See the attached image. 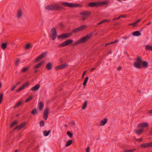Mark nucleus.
<instances>
[{
    "label": "nucleus",
    "instance_id": "obj_14",
    "mask_svg": "<svg viewBox=\"0 0 152 152\" xmlns=\"http://www.w3.org/2000/svg\"><path fill=\"white\" fill-rule=\"evenodd\" d=\"M91 14V12L88 11H84L80 13V15L84 16H89Z\"/></svg>",
    "mask_w": 152,
    "mask_h": 152
},
{
    "label": "nucleus",
    "instance_id": "obj_28",
    "mask_svg": "<svg viewBox=\"0 0 152 152\" xmlns=\"http://www.w3.org/2000/svg\"><path fill=\"white\" fill-rule=\"evenodd\" d=\"M73 142L72 140H69L68 141L66 144L65 146L68 147L71 145Z\"/></svg>",
    "mask_w": 152,
    "mask_h": 152
},
{
    "label": "nucleus",
    "instance_id": "obj_38",
    "mask_svg": "<svg viewBox=\"0 0 152 152\" xmlns=\"http://www.w3.org/2000/svg\"><path fill=\"white\" fill-rule=\"evenodd\" d=\"M83 29H74L72 31V32L73 33H77L79 31H81Z\"/></svg>",
    "mask_w": 152,
    "mask_h": 152
},
{
    "label": "nucleus",
    "instance_id": "obj_34",
    "mask_svg": "<svg viewBox=\"0 0 152 152\" xmlns=\"http://www.w3.org/2000/svg\"><path fill=\"white\" fill-rule=\"evenodd\" d=\"M17 123V121H14L12 123L10 124V128H12L13 126H14Z\"/></svg>",
    "mask_w": 152,
    "mask_h": 152
},
{
    "label": "nucleus",
    "instance_id": "obj_23",
    "mask_svg": "<svg viewBox=\"0 0 152 152\" xmlns=\"http://www.w3.org/2000/svg\"><path fill=\"white\" fill-rule=\"evenodd\" d=\"M22 15V10H19L17 12V17L18 18H21Z\"/></svg>",
    "mask_w": 152,
    "mask_h": 152
},
{
    "label": "nucleus",
    "instance_id": "obj_5",
    "mask_svg": "<svg viewBox=\"0 0 152 152\" xmlns=\"http://www.w3.org/2000/svg\"><path fill=\"white\" fill-rule=\"evenodd\" d=\"M62 5L67 7L73 8L77 7H82V5L80 4H73L68 2H64L62 3Z\"/></svg>",
    "mask_w": 152,
    "mask_h": 152
},
{
    "label": "nucleus",
    "instance_id": "obj_3",
    "mask_svg": "<svg viewBox=\"0 0 152 152\" xmlns=\"http://www.w3.org/2000/svg\"><path fill=\"white\" fill-rule=\"evenodd\" d=\"M46 9L50 10H62L63 7L58 4H53L47 5L45 7Z\"/></svg>",
    "mask_w": 152,
    "mask_h": 152
},
{
    "label": "nucleus",
    "instance_id": "obj_43",
    "mask_svg": "<svg viewBox=\"0 0 152 152\" xmlns=\"http://www.w3.org/2000/svg\"><path fill=\"white\" fill-rule=\"evenodd\" d=\"M67 134L70 137H72L73 136L72 134L69 131H67Z\"/></svg>",
    "mask_w": 152,
    "mask_h": 152
},
{
    "label": "nucleus",
    "instance_id": "obj_60",
    "mask_svg": "<svg viewBox=\"0 0 152 152\" xmlns=\"http://www.w3.org/2000/svg\"><path fill=\"white\" fill-rule=\"evenodd\" d=\"M137 92L139 93H141V91L140 90H138L137 91Z\"/></svg>",
    "mask_w": 152,
    "mask_h": 152
},
{
    "label": "nucleus",
    "instance_id": "obj_9",
    "mask_svg": "<svg viewBox=\"0 0 152 152\" xmlns=\"http://www.w3.org/2000/svg\"><path fill=\"white\" fill-rule=\"evenodd\" d=\"M152 147V142H147L141 144L140 145V147L142 148H147L148 147Z\"/></svg>",
    "mask_w": 152,
    "mask_h": 152
},
{
    "label": "nucleus",
    "instance_id": "obj_41",
    "mask_svg": "<svg viewBox=\"0 0 152 152\" xmlns=\"http://www.w3.org/2000/svg\"><path fill=\"white\" fill-rule=\"evenodd\" d=\"M45 122L43 120L39 122V125L41 127L43 126H44Z\"/></svg>",
    "mask_w": 152,
    "mask_h": 152
},
{
    "label": "nucleus",
    "instance_id": "obj_48",
    "mask_svg": "<svg viewBox=\"0 0 152 152\" xmlns=\"http://www.w3.org/2000/svg\"><path fill=\"white\" fill-rule=\"evenodd\" d=\"M87 16H83L82 17V19L83 20H85L87 19Z\"/></svg>",
    "mask_w": 152,
    "mask_h": 152
},
{
    "label": "nucleus",
    "instance_id": "obj_6",
    "mask_svg": "<svg viewBox=\"0 0 152 152\" xmlns=\"http://www.w3.org/2000/svg\"><path fill=\"white\" fill-rule=\"evenodd\" d=\"M72 34V32L62 34L58 37V39H65L69 37Z\"/></svg>",
    "mask_w": 152,
    "mask_h": 152
},
{
    "label": "nucleus",
    "instance_id": "obj_2",
    "mask_svg": "<svg viewBox=\"0 0 152 152\" xmlns=\"http://www.w3.org/2000/svg\"><path fill=\"white\" fill-rule=\"evenodd\" d=\"M93 34V33H91L87 34L80 39L76 41L73 43V45L75 46L81 43H85L91 37Z\"/></svg>",
    "mask_w": 152,
    "mask_h": 152
},
{
    "label": "nucleus",
    "instance_id": "obj_56",
    "mask_svg": "<svg viewBox=\"0 0 152 152\" xmlns=\"http://www.w3.org/2000/svg\"><path fill=\"white\" fill-rule=\"evenodd\" d=\"M96 68V67H95L94 68H91L90 69V71L91 72H92Z\"/></svg>",
    "mask_w": 152,
    "mask_h": 152
},
{
    "label": "nucleus",
    "instance_id": "obj_59",
    "mask_svg": "<svg viewBox=\"0 0 152 152\" xmlns=\"http://www.w3.org/2000/svg\"><path fill=\"white\" fill-rule=\"evenodd\" d=\"M86 72H87V71H84L83 72V73L82 75H84L86 74Z\"/></svg>",
    "mask_w": 152,
    "mask_h": 152
},
{
    "label": "nucleus",
    "instance_id": "obj_4",
    "mask_svg": "<svg viewBox=\"0 0 152 152\" xmlns=\"http://www.w3.org/2000/svg\"><path fill=\"white\" fill-rule=\"evenodd\" d=\"M106 4H108L107 1L99 2H92L89 3L88 5L90 7H98L101 5H104Z\"/></svg>",
    "mask_w": 152,
    "mask_h": 152
},
{
    "label": "nucleus",
    "instance_id": "obj_39",
    "mask_svg": "<svg viewBox=\"0 0 152 152\" xmlns=\"http://www.w3.org/2000/svg\"><path fill=\"white\" fill-rule=\"evenodd\" d=\"M87 105V101H85L83 103V105L82 107V109H85L86 108Z\"/></svg>",
    "mask_w": 152,
    "mask_h": 152
},
{
    "label": "nucleus",
    "instance_id": "obj_29",
    "mask_svg": "<svg viewBox=\"0 0 152 152\" xmlns=\"http://www.w3.org/2000/svg\"><path fill=\"white\" fill-rule=\"evenodd\" d=\"M22 102L21 101H20L17 102L14 107V108L15 109L17 107H19L22 104Z\"/></svg>",
    "mask_w": 152,
    "mask_h": 152
},
{
    "label": "nucleus",
    "instance_id": "obj_36",
    "mask_svg": "<svg viewBox=\"0 0 152 152\" xmlns=\"http://www.w3.org/2000/svg\"><path fill=\"white\" fill-rule=\"evenodd\" d=\"M146 49L147 50L151 51L152 50V46L147 45L146 46Z\"/></svg>",
    "mask_w": 152,
    "mask_h": 152
},
{
    "label": "nucleus",
    "instance_id": "obj_51",
    "mask_svg": "<svg viewBox=\"0 0 152 152\" xmlns=\"http://www.w3.org/2000/svg\"><path fill=\"white\" fill-rule=\"evenodd\" d=\"M20 61V60L19 59H18V60L16 61L15 63V65H17L18 63Z\"/></svg>",
    "mask_w": 152,
    "mask_h": 152
},
{
    "label": "nucleus",
    "instance_id": "obj_42",
    "mask_svg": "<svg viewBox=\"0 0 152 152\" xmlns=\"http://www.w3.org/2000/svg\"><path fill=\"white\" fill-rule=\"evenodd\" d=\"M24 88V87L22 86L16 90V92H18L22 90Z\"/></svg>",
    "mask_w": 152,
    "mask_h": 152
},
{
    "label": "nucleus",
    "instance_id": "obj_21",
    "mask_svg": "<svg viewBox=\"0 0 152 152\" xmlns=\"http://www.w3.org/2000/svg\"><path fill=\"white\" fill-rule=\"evenodd\" d=\"M44 104L42 102H40L39 106V110L40 111L42 110L43 108Z\"/></svg>",
    "mask_w": 152,
    "mask_h": 152
},
{
    "label": "nucleus",
    "instance_id": "obj_31",
    "mask_svg": "<svg viewBox=\"0 0 152 152\" xmlns=\"http://www.w3.org/2000/svg\"><path fill=\"white\" fill-rule=\"evenodd\" d=\"M51 131L50 130H49L48 131H43V134L45 136H47L49 135Z\"/></svg>",
    "mask_w": 152,
    "mask_h": 152
},
{
    "label": "nucleus",
    "instance_id": "obj_26",
    "mask_svg": "<svg viewBox=\"0 0 152 152\" xmlns=\"http://www.w3.org/2000/svg\"><path fill=\"white\" fill-rule=\"evenodd\" d=\"M110 20L107 19H105L102 20V21H100L99 23H98V25L102 24L103 23H105L108 22Z\"/></svg>",
    "mask_w": 152,
    "mask_h": 152
},
{
    "label": "nucleus",
    "instance_id": "obj_35",
    "mask_svg": "<svg viewBox=\"0 0 152 152\" xmlns=\"http://www.w3.org/2000/svg\"><path fill=\"white\" fill-rule=\"evenodd\" d=\"M3 97V94L2 93L0 94V104H1L2 102Z\"/></svg>",
    "mask_w": 152,
    "mask_h": 152
},
{
    "label": "nucleus",
    "instance_id": "obj_57",
    "mask_svg": "<svg viewBox=\"0 0 152 152\" xmlns=\"http://www.w3.org/2000/svg\"><path fill=\"white\" fill-rule=\"evenodd\" d=\"M121 69L122 67L121 66H120L117 69L118 70L120 71L121 70Z\"/></svg>",
    "mask_w": 152,
    "mask_h": 152
},
{
    "label": "nucleus",
    "instance_id": "obj_37",
    "mask_svg": "<svg viewBox=\"0 0 152 152\" xmlns=\"http://www.w3.org/2000/svg\"><path fill=\"white\" fill-rule=\"evenodd\" d=\"M33 97L32 96H30L27 98L25 101V102H27L33 99Z\"/></svg>",
    "mask_w": 152,
    "mask_h": 152
},
{
    "label": "nucleus",
    "instance_id": "obj_47",
    "mask_svg": "<svg viewBox=\"0 0 152 152\" xmlns=\"http://www.w3.org/2000/svg\"><path fill=\"white\" fill-rule=\"evenodd\" d=\"M29 85L28 83L26 82L24 83L22 86L24 87V88L27 86Z\"/></svg>",
    "mask_w": 152,
    "mask_h": 152
},
{
    "label": "nucleus",
    "instance_id": "obj_58",
    "mask_svg": "<svg viewBox=\"0 0 152 152\" xmlns=\"http://www.w3.org/2000/svg\"><path fill=\"white\" fill-rule=\"evenodd\" d=\"M150 135H152V128L151 129V131L149 133Z\"/></svg>",
    "mask_w": 152,
    "mask_h": 152
},
{
    "label": "nucleus",
    "instance_id": "obj_10",
    "mask_svg": "<svg viewBox=\"0 0 152 152\" xmlns=\"http://www.w3.org/2000/svg\"><path fill=\"white\" fill-rule=\"evenodd\" d=\"M47 54V52H44L42 53L39 56L37 57L35 59V62H39L40 60L42 59V58L45 57L46 55Z\"/></svg>",
    "mask_w": 152,
    "mask_h": 152
},
{
    "label": "nucleus",
    "instance_id": "obj_25",
    "mask_svg": "<svg viewBox=\"0 0 152 152\" xmlns=\"http://www.w3.org/2000/svg\"><path fill=\"white\" fill-rule=\"evenodd\" d=\"M31 113L32 115L35 116L38 113L37 109L36 108L33 109L31 111Z\"/></svg>",
    "mask_w": 152,
    "mask_h": 152
},
{
    "label": "nucleus",
    "instance_id": "obj_44",
    "mask_svg": "<svg viewBox=\"0 0 152 152\" xmlns=\"http://www.w3.org/2000/svg\"><path fill=\"white\" fill-rule=\"evenodd\" d=\"M87 26L86 25H83V26H82L79 27H77V28H80V29H81V28H87Z\"/></svg>",
    "mask_w": 152,
    "mask_h": 152
},
{
    "label": "nucleus",
    "instance_id": "obj_61",
    "mask_svg": "<svg viewBox=\"0 0 152 152\" xmlns=\"http://www.w3.org/2000/svg\"><path fill=\"white\" fill-rule=\"evenodd\" d=\"M151 23V22H149V23H148L146 25H149L150 23Z\"/></svg>",
    "mask_w": 152,
    "mask_h": 152
},
{
    "label": "nucleus",
    "instance_id": "obj_50",
    "mask_svg": "<svg viewBox=\"0 0 152 152\" xmlns=\"http://www.w3.org/2000/svg\"><path fill=\"white\" fill-rule=\"evenodd\" d=\"M120 18V17H119V16L118 17H116V18H114L113 19V20H114V21H115V20H118Z\"/></svg>",
    "mask_w": 152,
    "mask_h": 152
},
{
    "label": "nucleus",
    "instance_id": "obj_62",
    "mask_svg": "<svg viewBox=\"0 0 152 152\" xmlns=\"http://www.w3.org/2000/svg\"><path fill=\"white\" fill-rule=\"evenodd\" d=\"M37 70H35V71H34V72L35 73H37Z\"/></svg>",
    "mask_w": 152,
    "mask_h": 152
},
{
    "label": "nucleus",
    "instance_id": "obj_45",
    "mask_svg": "<svg viewBox=\"0 0 152 152\" xmlns=\"http://www.w3.org/2000/svg\"><path fill=\"white\" fill-rule=\"evenodd\" d=\"M135 149H131L129 150H125L123 152H133L134 150Z\"/></svg>",
    "mask_w": 152,
    "mask_h": 152
},
{
    "label": "nucleus",
    "instance_id": "obj_20",
    "mask_svg": "<svg viewBox=\"0 0 152 152\" xmlns=\"http://www.w3.org/2000/svg\"><path fill=\"white\" fill-rule=\"evenodd\" d=\"M144 130V129L143 128L135 130V132L136 134L138 135H140L141 134L143 131Z\"/></svg>",
    "mask_w": 152,
    "mask_h": 152
},
{
    "label": "nucleus",
    "instance_id": "obj_24",
    "mask_svg": "<svg viewBox=\"0 0 152 152\" xmlns=\"http://www.w3.org/2000/svg\"><path fill=\"white\" fill-rule=\"evenodd\" d=\"M132 34L134 36H138L140 35L141 34L139 31H136L133 32Z\"/></svg>",
    "mask_w": 152,
    "mask_h": 152
},
{
    "label": "nucleus",
    "instance_id": "obj_17",
    "mask_svg": "<svg viewBox=\"0 0 152 152\" xmlns=\"http://www.w3.org/2000/svg\"><path fill=\"white\" fill-rule=\"evenodd\" d=\"M40 87V85L39 84H37L34 86L31 89V90L32 91H37Z\"/></svg>",
    "mask_w": 152,
    "mask_h": 152
},
{
    "label": "nucleus",
    "instance_id": "obj_11",
    "mask_svg": "<svg viewBox=\"0 0 152 152\" xmlns=\"http://www.w3.org/2000/svg\"><path fill=\"white\" fill-rule=\"evenodd\" d=\"M49 110L48 108H46L44 110L43 115V117L44 120H46L48 118V115L49 114Z\"/></svg>",
    "mask_w": 152,
    "mask_h": 152
},
{
    "label": "nucleus",
    "instance_id": "obj_53",
    "mask_svg": "<svg viewBox=\"0 0 152 152\" xmlns=\"http://www.w3.org/2000/svg\"><path fill=\"white\" fill-rule=\"evenodd\" d=\"M136 140L139 142H141L142 140V138H141L140 139H137Z\"/></svg>",
    "mask_w": 152,
    "mask_h": 152
},
{
    "label": "nucleus",
    "instance_id": "obj_12",
    "mask_svg": "<svg viewBox=\"0 0 152 152\" xmlns=\"http://www.w3.org/2000/svg\"><path fill=\"white\" fill-rule=\"evenodd\" d=\"M68 65L66 64H63L62 65L57 66L56 68L55 69L56 70H58L60 69H61L63 68H64L66 67H67Z\"/></svg>",
    "mask_w": 152,
    "mask_h": 152
},
{
    "label": "nucleus",
    "instance_id": "obj_30",
    "mask_svg": "<svg viewBox=\"0 0 152 152\" xmlns=\"http://www.w3.org/2000/svg\"><path fill=\"white\" fill-rule=\"evenodd\" d=\"M32 47V45H31L29 43H28L26 45L25 48L26 49L28 50L30 48H31Z\"/></svg>",
    "mask_w": 152,
    "mask_h": 152
},
{
    "label": "nucleus",
    "instance_id": "obj_49",
    "mask_svg": "<svg viewBox=\"0 0 152 152\" xmlns=\"http://www.w3.org/2000/svg\"><path fill=\"white\" fill-rule=\"evenodd\" d=\"M147 113L149 115L152 114V110L148 111Z\"/></svg>",
    "mask_w": 152,
    "mask_h": 152
},
{
    "label": "nucleus",
    "instance_id": "obj_27",
    "mask_svg": "<svg viewBox=\"0 0 152 152\" xmlns=\"http://www.w3.org/2000/svg\"><path fill=\"white\" fill-rule=\"evenodd\" d=\"M7 42H5L3 43H2L1 45V47L3 49H5L7 46Z\"/></svg>",
    "mask_w": 152,
    "mask_h": 152
},
{
    "label": "nucleus",
    "instance_id": "obj_46",
    "mask_svg": "<svg viewBox=\"0 0 152 152\" xmlns=\"http://www.w3.org/2000/svg\"><path fill=\"white\" fill-rule=\"evenodd\" d=\"M58 25V28H62L64 27V25L61 23H60Z\"/></svg>",
    "mask_w": 152,
    "mask_h": 152
},
{
    "label": "nucleus",
    "instance_id": "obj_7",
    "mask_svg": "<svg viewBox=\"0 0 152 152\" xmlns=\"http://www.w3.org/2000/svg\"><path fill=\"white\" fill-rule=\"evenodd\" d=\"M73 41L72 39H69L64 42L58 45V47L59 48H62L68 45L73 42Z\"/></svg>",
    "mask_w": 152,
    "mask_h": 152
},
{
    "label": "nucleus",
    "instance_id": "obj_63",
    "mask_svg": "<svg viewBox=\"0 0 152 152\" xmlns=\"http://www.w3.org/2000/svg\"><path fill=\"white\" fill-rule=\"evenodd\" d=\"M84 75H82V78H84Z\"/></svg>",
    "mask_w": 152,
    "mask_h": 152
},
{
    "label": "nucleus",
    "instance_id": "obj_64",
    "mask_svg": "<svg viewBox=\"0 0 152 152\" xmlns=\"http://www.w3.org/2000/svg\"><path fill=\"white\" fill-rule=\"evenodd\" d=\"M18 151L17 150H15L14 152H17Z\"/></svg>",
    "mask_w": 152,
    "mask_h": 152
},
{
    "label": "nucleus",
    "instance_id": "obj_13",
    "mask_svg": "<svg viewBox=\"0 0 152 152\" xmlns=\"http://www.w3.org/2000/svg\"><path fill=\"white\" fill-rule=\"evenodd\" d=\"M26 125V123L24 122L21 123L19 125L15 127L14 129V130L17 129L20 130Z\"/></svg>",
    "mask_w": 152,
    "mask_h": 152
},
{
    "label": "nucleus",
    "instance_id": "obj_32",
    "mask_svg": "<svg viewBox=\"0 0 152 152\" xmlns=\"http://www.w3.org/2000/svg\"><path fill=\"white\" fill-rule=\"evenodd\" d=\"M29 69L28 67H24L21 70V72L22 73L27 72Z\"/></svg>",
    "mask_w": 152,
    "mask_h": 152
},
{
    "label": "nucleus",
    "instance_id": "obj_19",
    "mask_svg": "<svg viewBox=\"0 0 152 152\" xmlns=\"http://www.w3.org/2000/svg\"><path fill=\"white\" fill-rule=\"evenodd\" d=\"M52 68V64L50 63H48L46 66V69L48 70H50Z\"/></svg>",
    "mask_w": 152,
    "mask_h": 152
},
{
    "label": "nucleus",
    "instance_id": "obj_1",
    "mask_svg": "<svg viewBox=\"0 0 152 152\" xmlns=\"http://www.w3.org/2000/svg\"><path fill=\"white\" fill-rule=\"evenodd\" d=\"M136 62L134 63V66L137 69H140L141 68V65L142 66L145 68L148 67V64L146 61H142L141 56H137L136 58Z\"/></svg>",
    "mask_w": 152,
    "mask_h": 152
},
{
    "label": "nucleus",
    "instance_id": "obj_33",
    "mask_svg": "<svg viewBox=\"0 0 152 152\" xmlns=\"http://www.w3.org/2000/svg\"><path fill=\"white\" fill-rule=\"evenodd\" d=\"M88 77H86L85 79L84 80V82H83V86H85L87 82V81H88Z\"/></svg>",
    "mask_w": 152,
    "mask_h": 152
},
{
    "label": "nucleus",
    "instance_id": "obj_52",
    "mask_svg": "<svg viewBox=\"0 0 152 152\" xmlns=\"http://www.w3.org/2000/svg\"><path fill=\"white\" fill-rule=\"evenodd\" d=\"M90 148L89 147H88L86 150V152H89Z\"/></svg>",
    "mask_w": 152,
    "mask_h": 152
},
{
    "label": "nucleus",
    "instance_id": "obj_40",
    "mask_svg": "<svg viewBox=\"0 0 152 152\" xmlns=\"http://www.w3.org/2000/svg\"><path fill=\"white\" fill-rule=\"evenodd\" d=\"M118 40L117 39H116L113 42H111L110 43H108L107 44H106L105 45V46L106 47L107 45H109V44H113V43H116V42H118Z\"/></svg>",
    "mask_w": 152,
    "mask_h": 152
},
{
    "label": "nucleus",
    "instance_id": "obj_22",
    "mask_svg": "<svg viewBox=\"0 0 152 152\" xmlns=\"http://www.w3.org/2000/svg\"><path fill=\"white\" fill-rule=\"evenodd\" d=\"M44 61H42L40 63H38L37 64L36 66H34V69H36L38 68H39V67H40L41 66H42L43 63H44Z\"/></svg>",
    "mask_w": 152,
    "mask_h": 152
},
{
    "label": "nucleus",
    "instance_id": "obj_55",
    "mask_svg": "<svg viewBox=\"0 0 152 152\" xmlns=\"http://www.w3.org/2000/svg\"><path fill=\"white\" fill-rule=\"evenodd\" d=\"M126 15H121L119 16V17H120V18H125L126 17Z\"/></svg>",
    "mask_w": 152,
    "mask_h": 152
},
{
    "label": "nucleus",
    "instance_id": "obj_8",
    "mask_svg": "<svg viewBox=\"0 0 152 152\" xmlns=\"http://www.w3.org/2000/svg\"><path fill=\"white\" fill-rule=\"evenodd\" d=\"M51 34L50 35L53 40H55L57 36V33L56 29H51Z\"/></svg>",
    "mask_w": 152,
    "mask_h": 152
},
{
    "label": "nucleus",
    "instance_id": "obj_18",
    "mask_svg": "<svg viewBox=\"0 0 152 152\" xmlns=\"http://www.w3.org/2000/svg\"><path fill=\"white\" fill-rule=\"evenodd\" d=\"M108 119L107 118H104L102 120L100 123V125L101 126H104L107 122Z\"/></svg>",
    "mask_w": 152,
    "mask_h": 152
},
{
    "label": "nucleus",
    "instance_id": "obj_16",
    "mask_svg": "<svg viewBox=\"0 0 152 152\" xmlns=\"http://www.w3.org/2000/svg\"><path fill=\"white\" fill-rule=\"evenodd\" d=\"M138 127L140 128L146 127L148 129V124L146 123H140L138 125Z\"/></svg>",
    "mask_w": 152,
    "mask_h": 152
},
{
    "label": "nucleus",
    "instance_id": "obj_15",
    "mask_svg": "<svg viewBox=\"0 0 152 152\" xmlns=\"http://www.w3.org/2000/svg\"><path fill=\"white\" fill-rule=\"evenodd\" d=\"M141 21V20L138 19L134 22L132 23L129 24V26H132L133 27H137L138 23Z\"/></svg>",
    "mask_w": 152,
    "mask_h": 152
},
{
    "label": "nucleus",
    "instance_id": "obj_54",
    "mask_svg": "<svg viewBox=\"0 0 152 152\" xmlns=\"http://www.w3.org/2000/svg\"><path fill=\"white\" fill-rule=\"evenodd\" d=\"M16 86L15 85L13 86V87L11 89V91H13L14 89L16 88Z\"/></svg>",
    "mask_w": 152,
    "mask_h": 152
}]
</instances>
